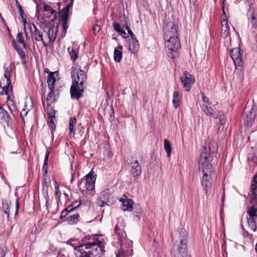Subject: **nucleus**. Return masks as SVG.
Here are the masks:
<instances>
[{
	"label": "nucleus",
	"mask_w": 257,
	"mask_h": 257,
	"mask_svg": "<svg viewBox=\"0 0 257 257\" xmlns=\"http://www.w3.org/2000/svg\"><path fill=\"white\" fill-rule=\"evenodd\" d=\"M255 111L252 105H249L247 102L245 106L242 113V117L246 125H250L255 118Z\"/></svg>",
	"instance_id": "10"
},
{
	"label": "nucleus",
	"mask_w": 257,
	"mask_h": 257,
	"mask_svg": "<svg viewBox=\"0 0 257 257\" xmlns=\"http://www.w3.org/2000/svg\"><path fill=\"white\" fill-rule=\"evenodd\" d=\"M18 54L19 55L20 57H21L23 63H26V54L24 52V51L22 50H19L18 52Z\"/></svg>",
	"instance_id": "38"
},
{
	"label": "nucleus",
	"mask_w": 257,
	"mask_h": 257,
	"mask_svg": "<svg viewBox=\"0 0 257 257\" xmlns=\"http://www.w3.org/2000/svg\"><path fill=\"white\" fill-rule=\"evenodd\" d=\"M188 234L183 229L179 232V244L174 246L173 255L174 257H190L187 250Z\"/></svg>",
	"instance_id": "5"
},
{
	"label": "nucleus",
	"mask_w": 257,
	"mask_h": 257,
	"mask_svg": "<svg viewBox=\"0 0 257 257\" xmlns=\"http://www.w3.org/2000/svg\"><path fill=\"white\" fill-rule=\"evenodd\" d=\"M217 155V145L215 143H210L207 146L204 147V151L200 155L198 160L199 169L203 173L201 184L207 196L212 186V176L214 173L211 162L214 159H216Z\"/></svg>",
	"instance_id": "1"
},
{
	"label": "nucleus",
	"mask_w": 257,
	"mask_h": 257,
	"mask_svg": "<svg viewBox=\"0 0 257 257\" xmlns=\"http://www.w3.org/2000/svg\"><path fill=\"white\" fill-rule=\"evenodd\" d=\"M229 54L235 66H240L242 64V54L240 48H235L232 49L229 51Z\"/></svg>",
	"instance_id": "14"
},
{
	"label": "nucleus",
	"mask_w": 257,
	"mask_h": 257,
	"mask_svg": "<svg viewBox=\"0 0 257 257\" xmlns=\"http://www.w3.org/2000/svg\"><path fill=\"white\" fill-rule=\"evenodd\" d=\"M181 102L180 96L178 91H175L173 94L172 102L174 107L177 108L179 107Z\"/></svg>",
	"instance_id": "29"
},
{
	"label": "nucleus",
	"mask_w": 257,
	"mask_h": 257,
	"mask_svg": "<svg viewBox=\"0 0 257 257\" xmlns=\"http://www.w3.org/2000/svg\"><path fill=\"white\" fill-rule=\"evenodd\" d=\"M19 205V198H17L16 199V211H15L16 215L18 213Z\"/></svg>",
	"instance_id": "51"
},
{
	"label": "nucleus",
	"mask_w": 257,
	"mask_h": 257,
	"mask_svg": "<svg viewBox=\"0 0 257 257\" xmlns=\"http://www.w3.org/2000/svg\"><path fill=\"white\" fill-rule=\"evenodd\" d=\"M140 45L136 38L132 39L129 43L128 50L133 54L137 53L139 50Z\"/></svg>",
	"instance_id": "21"
},
{
	"label": "nucleus",
	"mask_w": 257,
	"mask_h": 257,
	"mask_svg": "<svg viewBox=\"0 0 257 257\" xmlns=\"http://www.w3.org/2000/svg\"><path fill=\"white\" fill-rule=\"evenodd\" d=\"M32 25L33 24L27 23L26 22L24 23L25 34L27 40H29L32 38L30 29H28V28H30V27L32 28Z\"/></svg>",
	"instance_id": "32"
},
{
	"label": "nucleus",
	"mask_w": 257,
	"mask_h": 257,
	"mask_svg": "<svg viewBox=\"0 0 257 257\" xmlns=\"http://www.w3.org/2000/svg\"><path fill=\"white\" fill-rule=\"evenodd\" d=\"M12 86L10 79V73L6 72L4 77L0 80V95H7V105L10 111L13 112L17 110L14 100L11 98L10 93H12Z\"/></svg>",
	"instance_id": "4"
},
{
	"label": "nucleus",
	"mask_w": 257,
	"mask_h": 257,
	"mask_svg": "<svg viewBox=\"0 0 257 257\" xmlns=\"http://www.w3.org/2000/svg\"><path fill=\"white\" fill-rule=\"evenodd\" d=\"M222 20L221 21V36L224 38L229 35V26L228 24L227 17L225 12L222 14Z\"/></svg>",
	"instance_id": "17"
},
{
	"label": "nucleus",
	"mask_w": 257,
	"mask_h": 257,
	"mask_svg": "<svg viewBox=\"0 0 257 257\" xmlns=\"http://www.w3.org/2000/svg\"><path fill=\"white\" fill-rule=\"evenodd\" d=\"M131 172L134 177H138L142 173V168L138 161L135 160L130 163Z\"/></svg>",
	"instance_id": "18"
},
{
	"label": "nucleus",
	"mask_w": 257,
	"mask_h": 257,
	"mask_svg": "<svg viewBox=\"0 0 257 257\" xmlns=\"http://www.w3.org/2000/svg\"><path fill=\"white\" fill-rule=\"evenodd\" d=\"M96 176L93 171H91L85 176V186L87 190L91 191L94 188Z\"/></svg>",
	"instance_id": "16"
},
{
	"label": "nucleus",
	"mask_w": 257,
	"mask_h": 257,
	"mask_svg": "<svg viewBox=\"0 0 257 257\" xmlns=\"http://www.w3.org/2000/svg\"><path fill=\"white\" fill-rule=\"evenodd\" d=\"M100 30V27L99 25L96 24L93 26L92 31L94 35H96Z\"/></svg>",
	"instance_id": "39"
},
{
	"label": "nucleus",
	"mask_w": 257,
	"mask_h": 257,
	"mask_svg": "<svg viewBox=\"0 0 257 257\" xmlns=\"http://www.w3.org/2000/svg\"><path fill=\"white\" fill-rule=\"evenodd\" d=\"M181 80L185 91H189L195 81V79L191 74L185 71L181 78Z\"/></svg>",
	"instance_id": "13"
},
{
	"label": "nucleus",
	"mask_w": 257,
	"mask_h": 257,
	"mask_svg": "<svg viewBox=\"0 0 257 257\" xmlns=\"http://www.w3.org/2000/svg\"><path fill=\"white\" fill-rule=\"evenodd\" d=\"M246 217L248 227L253 231L257 230V208L248 207Z\"/></svg>",
	"instance_id": "7"
},
{
	"label": "nucleus",
	"mask_w": 257,
	"mask_h": 257,
	"mask_svg": "<svg viewBox=\"0 0 257 257\" xmlns=\"http://www.w3.org/2000/svg\"><path fill=\"white\" fill-rule=\"evenodd\" d=\"M202 100L204 103H207L208 105L211 104V102L209 101V98L205 96L204 93L202 94Z\"/></svg>",
	"instance_id": "46"
},
{
	"label": "nucleus",
	"mask_w": 257,
	"mask_h": 257,
	"mask_svg": "<svg viewBox=\"0 0 257 257\" xmlns=\"http://www.w3.org/2000/svg\"><path fill=\"white\" fill-rule=\"evenodd\" d=\"M113 26L114 30L116 32H117L118 33L122 29V28H121L120 24L116 22L113 23Z\"/></svg>",
	"instance_id": "40"
},
{
	"label": "nucleus",
	"mask_w": 257,
	"mask_h": 257,
	"mask_svg": "<svg viewBox=\"0 0 257 257\" xmlns=\"http://www.w3.org/2000/svg\"><path fill=\"white\" fill-rule=\"evenodd\" d=\"M2 208L4 211V213L7 214L8 218L10 216V206L11 205V202L8 200H3L2 203Z\"/></svg>",
	"instance_id": "27"
},
{
	"label": "nucleus",
	"mask_w": 257,
	"mask_h": 257,
	"mask_svg": "<svg viewBox=\"0 0 257 257\" xmlns=\"http://www.w3.org/2000/svg\"><path fill=\"white\" fill-rule=\"evenodd\" d=\"M77 119L75 117H71L69 122V136L70 138H74L76 131Z\"/></svg>",
	"instance_id": "22"
},
{
	"label": "nucleus",
	"mask_w": 257,
	"mask_h": 257,
	"mask_svg": "<svg viewBox=\"0 0 257 257\" xmlns=\"http://www.w3.org/2000/svg\"><path fill=\"white\" fill-rule=\"evenodd\" d=\"M137 206H138V209H139V210H138V213H141L142 212L141 208L140 207V206L139 205H137Z\"/></svg>",
	"instance_id": "60"
},
{
	"label": "nucleus",
	"mask_w": 257,
	"mask_h": 257,
	"mask_svg": "<svg viewBox=\"0 0 257 257\" xmlns=\"http://www.w3.org/2000/svg\"><path fill=\"white\" fill-rule=\"evenodd\" d=\"M225 1H226V0H223V2H222V11H223V14L224 13V12H225L224 7H225Z\"/></svg>",
	"instance_id": "58"
},
{
	"label": "nucleus",
	"mask_w": 257,
	"mask_h": 257,
	"mask_svg": "<svg viewBox=\"0 0 257 257\" xmlns=\"http://www.w3.org/2000/svg\"><path fill=\"white\" fill-rule=\"evenodd\" d=\"M55 113H50L48 117L47 122L48 123L49 127L51 128L52 132H54L56 130V125L54 122V119L55 118Z\"/></svg>",
	"instance_id": "31"
},
{
	"label": "nucleus",
	"mask_w": 257,
	"mask_h": 257,
	"mask_svg": "<svg viewBox=\"0 0 257 257\" xmlns=\"http://www.w3.org/2000/svg\"><path fill=\"white\" fill-rule=\"evenodd\" d=\"M114 231L116 233H117L118 234V235H119L120 234V232H119V228H118V225H116L115 226V228H114Z\"/></svg>",
	"instance_id": "54"
},
{
	"label": "nucleus",
	"mask_w": 257,
	"mask_h": 257,
	"mask_svg": "<svg viewBox=\"0 0 257 257\" xmlns=\"http://www.w3.org/2000/svg\"><path fill=\"white\" fill-rule=\"evenodd\" d=\"M122 46L119 45L117 47V49H115L114 51L113 58L114 60L116 62H119L122 58Z\"/></svg>",
	"instance_id": "28"
},
{
	"label": "nucleus",
	"mask_w": 257,
	"mask_h": 257,
	"mask_svg": "<svg viewBox=\"0 0 257 257\" xmlns=\"http://www.w3.org/2000/svg\"><path fill=\"white\" fill-rule=\"evenodd\" d=\"M65 209H67L68 213L72 212L75 209L73 207L71 206V204L67 207Z\"/></svg>",
	"instance_id": "52"
},
{
	"label": "nucleus",
	"mask_w": 257,
	"mask_h": 257,
	"mask_svg": "<svg viewBox=\"0 0 257 257\" xmlns=\"http://www.w3.org/2000/svg\"><path fill=\"white\" fill-rule=\"evenodd\" d=\"M44 11L46 12L45 16L51 19V21L55 20L56 18V12L53 8L48 5L44 6Z\"/></svg>",
	"instance_id": "20"
},
{
	"label": "nucleus",
	"mask_w": 257,
	"mask_h": 257,
	"mask_svg": "<svg viewBox=\"0 0 257 257\" xmlns=\"http://www.w3.org/2000/svg\"><path fill=\"white\" fill-rule=\"evenodd\" d=\"M0 118L4 120L8 124L10 122L11 118L8 111L5 110L0 104Z\"/></svg>",
	"instance_id": "25"
},
{
	"label": "nucleus",
	"mask_w": 257,
	"mask_h": 257,
	"mask_svg": "<svg viewBox=\"0 0 257 257\" xmlns=\"http://www.w3.org/2000/svg\"><path fill=\"white\" fill-rule=\"evenodd\" d=\"M67 51L69 52L71 60L74 62L78 58V54L73 48L71 47H68Z\"/></svg>",
	"instance_id": "35"
},
{
	"label": "nucleus",
	"mask_w": 257,
	"mask_h": 257,
	"mask_svg": "<svg viewBox=\"0 0 257 257\" xmlns=\"http://www.w3.org/2000/svg\"><path fill=\"white\" fill-rule=\"evenodd\" d=\"M79 217H80L79 214L78 213H76V214H74L69 216L67 218L66 220L69 224L72 225V224H76L77 222Z\"/></svg>",
	"instance_id": "33"
},
{
	"label": "nucleus",
	"mask_w": 257,
	"mask_h": 257,
	"mask_svg": "<svg viewBox=\"0 0 257 257\" xmlns=\"http://www.w3.org/2000/svg\"><path fill=\"white\" fill-rule=\"evenodd\" d=\"M202 110L207 115L214 118H216L217 116L215 114V111L211 107H209L207 104H203L201 105Z\"/></svg>",
	"instance_id": "24"
},
{
	"label": "nucleus",
	"mask_w": 257,
	"mask_h": 257,
	"mask_svg": "<svg viewBox=\"0 0 257 257\" xmlns=\"http://www.w3.org/2000/svg\"><path fill=\"white\" fill-rule=\"evenodd\" d=\"M55 195L57 197L58 201H59L60 200V197L61 196V193L60 191H55Z\"/></svg>",
	"instance_id": "53"
},
{
	"label": "nucleus",
	"mask_w": 257,
	"mask_h": 257,
	"mask_svg": "<svg viewBox=\"0 0 257 257\" xmlns=\"http://www.w3.org/2000/svg\"><path fill=\"white\" fill-rule=\"evenodd\" d=\"M197 0H189L190 5H194Z\"/></svg>",
	"instance_id": "59"
},
{
	"label": "nucleus",
	"mask_w": 257,
	"mask_h": 257,
	"mask_svg": "<svg viewBox=\"0 0 257 257\" xmlns=\"http://www.w3.org/2000/svg\"><path fill=\"white\" fill-rule=\"evenodd\" d=\"M48 160V155H45L44 162V165H43V170H44V168H45V167H47Z\"/></svg>",
	"instance_id": "50"
},
{
	"label": "nucleus",
	"mask_w": 257,
	"mask_h": 257,
	"mask_svg": "<svg viewBox=\"0 0 257 257\" xmlns=\"http://www.w3.org/2000/svg\"><path fill=\"white\" fill-rule=\"evenodd\" d=\"M17 40L18 43L22 44L23 47L26 48V43L24 41L23 34L22 32H19L17 35Z\"/></svg>",
	"instance_id": "37"
},
{
	"label": "nucleus",
	"mask_w": 257,
	"mask_h": 257,
	"mask_svg": "<svg viewBox=\"0 0 257 257\" xmlns=\"http://www.w3.org/2000/svg\"><path fill=\"white\" fill-rule=\"evenodd\" d=\"M32 28L30 27L32 38L37 42H41L44 47H47L53 43L57 37V31L54 27H50L47 31L38 28L33 24Z\"/></svg>",
	"instance_id": "3"
},
{
	"label": "nucleus",
	"mask_w": 257,
	"mask_h": 257,
	"mask_svg": "<svg viewBox=\"0 0 257 257\" xmlns=\"http://www.w3.org/2000/svg\"><path fill=\"white\" fill-rule=\"evenodd\" d=\"M165 45L169 57L172 59H174L178 57L179 50L181 49V44L178 37L168 39L166 41Z\"/></svg>",
	"instance_id": "6"
},
{
	"label": "nucleus",
	"mask_w": 257,
	"mask_h": 257,
	"mask_svg": "<svg viewBox=\"0 0 257 257\" xmlns=\"http://www.w3.org/2000/svg\"><path fill=\"white\" fill-rule=\"evenodd\" d=\"M80 205L81 201L78 200H75L71 203V206L73 207L75 209L79 207Z\"/></svg>",
	"instance_id": "41"
},
{
	"label": "nucleus",
	"mask_w": 257,
	"mask_h": 257,
	"mask_svg": "<svg viewBox=\"0 0 257 257\" xmlns=\"http://www.w3.org/2000/svg\"><path fill=\"white\" fill-rule=\"evenodd\" d=\"M12 45L13 46V47L15 48V50L17 51V52H18V51L19 50H22V49L20 47V46L19 45H18L16 42H15V40H13L12 41Z\"/></svg>",
	"instance_id": "45"
},
{
	"label": "nucleus",
	"mask_w": 257,
	"mask_h": 257,
	"mask_svg": "<svg viewBox=\"0 0 257 257\" xmlns=\"http://www.w3.org/2000/svg\"><path fill=\"white\" fill-rule=\"evenodd\" d=\"M67 243L74 247L77 257H100L105 252L104 245L98 239L96 234L85 236L82 243L71 238Z\"/></svg>",
	"instance_id": "2"
},
{
	"label": "nucleus",
	"mask_w": 257,
	"mask_h": 257,
	"mask_svg": "<svg viewBox=\"0 0 257 257\" xmlns=\"http://www.w3.org/2000/svg\"><path fill=\"white\" fill-rule=\"evenodd\" d=\"M81 184V182L78 183V185L79 187H80Z\"/></svg>",
	"instance_id": "64"
},
{
	"label": "nucleus",
	"mask_w": 257,
	"mask_h": 257,
	"mask_svg": "<svg viewBox=\"0 0 257 257\" xmlns=\"http://www.w3.org/2000/svg\"><path fill=\"white\" fill-rule=\"evenodd\" d=\"M45 92L44 91L43 93V95L42 96V103H43V106L45 105V101L44 100V98H45Z\"/></svg>",
	"instance_id": "57"
},
{
	"label": "nucleus",
	"mask_w": 257,
	"mask_h": 257,
	"mask_svg": "<svg viewBox=\"0 0 257 257\" xmlns=\"http://www.w3.org/2000/svg\"><path fill=\"white\" fill-rule=\"evenodd\" d=\"M77 79L76 81L79 83L80 85H84L87 80V75L85 72L80 69L77 71Z\"/></svg>",
	"instance_id": "23"
},
{
	"label": "nucleus",
	"mask_w": 257,
	"mask_h": 257,
	"mask_svg": "<svg viewBox=\"0 0 257 257\" xmlns=\"http://www.w3.org/2000/svg\"><path fill=\"white\" fill-rule=\"evenodd\" d=\"M50 92L47 95V101L53 102L56 100L55 91L54 89H49Z\"/></svg>",
	"instance_id": "36"
},
{
	"label": "nucleus",
	"mask_w": 257,
	"mask_h": 257,
	"mask_svg": "<svg viewBox=\"0 0 257 257\" xmlns=\"http://www.w3.org/2000/svg\"><path fill=\"white\" fill-rule=\"evenodd\" d=\"M50 153V151L49 150V149H47L46 151V155H48V156H49Z\"/></svg>",
	"instance_id": "61"
},
{
	"label": "nucleus",
	"mask_w": 257,
	"mask_h": 257,
	"mask_svg": "<svg viewBox=\"0 0 257 257\" xmlns=\"http://www.w3.org/2000/svg\"><path fill=\"white\" fill-rule=\"evenodd\" d=\"M56 82V78L54 77V72H50L48 75L47 83L49 89H54Z\"/></svg>",
	"instance_id": "26"
},
{
	"label": "nucleus",
	"mask_w": 257,
	"mask_h": 257,
	"mask_svg": "<svg viewBox=\"0 0 257 257\" xmlns=\"http://www.w3.org/2000/svg\"><path fill=\"white\" fill-rule=\"evenodd\" d=\"M100 199V200L98 201L97 204L100 207H103L105 205H111L115 201L114 198L111 196L108 189L101 192Z\"/></svg>",
	"instance_id": "11"
},
{
	"label": "nucleus",
	"mask_w": 257,
	"mask_h": 257,
	"mask_svg": "<svg viewBox=\"0 0 257 257\" xmlns=\"http://www.w3.org/2000/svg\"><path fill=\"white\" fill-rule=\"evenodd\" d=\"M164 39H170L178 37L177 27L172 22L167 23L164 27Z\"/></svg>",
	"instance_id": "12"
},
{
	"label": "nucleus",
	"mask_w": 257,
	"mask_h": 257,
	"mask_svg": "<svg viewBox=\"0 0 257 257\" xmlns=\"http://www.w3.org/2000/svg\"><path fill=\"white\" fill-rule=\"evenodd\" d=\"M5 255L3 250L0 248V257H4Z\"/></svg>",
	"instance_id": "56"
},
{
	"label": "nucleus",
	"mask_w": 257,
	"mask_h": 257,
	"mask_svg": "<svg viewBox=\"0 0 257 257\" xmlns=\"http://www.w3.org/2000/svg\"><path fill=\"white\" fill-rule=\"evenodd\" d=\"M74 1V0H64V3L66 5L62 10L60 19L62 23V28L65 34H66V31L68 28V20L69 15V10L73 6Z\"/></svg>",
	"instance_id": "8"
},
{
	"label": "nucleus",
	"mask_w": 257,
	"mask_h": 257,
	"mask_svg": "<svg viewBox=\"0 0 257 257\" xmlns=\"http://www.w3.org/2000/svg\"><path fill=\"white\" fill-rule=\"evenodd\" d=\"M46 205H47V204L48 203V201H49V196H48V195L47 196V197L46 199Z\"/></svg>",
	"instance_id": "63"
},
{
	"label": "nucleus",
	"mask_w": 257,
	"mask_h": 257,
	"mask_svg": "<svg viewBox=\"0 0 257 257\" xmlns=\"http://www.w3.org/2000/svg\"><path fill=\"white\" fill-rule=\"evenodd\" d=\"M164 148L167 153V157H170L172 151V148L170 141L167 139L164 140Z\"/></svg>",
	"instance_id": "34"
},
{
	"label": "nucleus",
	"mask_w": 257,
	"mask_h": 257,
	"mask_svg": "<svg viewBox=\"0 0 257 257\" xmlns=\"http://www.w3.org/2000/svg\"><path fill=\"white\" fill-rule=\"evenodd\" d=\"M127 247H128V250H127V251H128L129 250L130 251V254H132V252H133V249L132 248V246H133V241L132 240H128L127 241Z\"/></svg>",
	"instance_id": "43"
},
{
	"label": "nucleus",
	"mask_w": 257,
	"mask_h": 257,
	"mask_svg": "<svg viewBox=\"0 0 257 257\" xmlns=\"http://www.w3.org/2000/svg\"><path fill=\"white\" fill-rule=\"evenodd\" d=\"M119 201L122 202L121 208L123 211H131L133 210L134 202L132 199H123L121 198Z\"/></svg>",
	"instance_id": "19"
},
{
	"label": "nucleus",
	"mask_w": 257,
	"mask_h": 257,
	"mask_svg": "<svg viewBox=\"0 0 257 257\" xmlns=\"http://www.w3.org/2000/svg\"><path fill=\"white\" fill-rule=\"evenodd\" d=\"M55 189L56 191H59V187L58 186H55Z\"/></svg>",
	"instance_id": "62"
},
{
	"label": "nucleus",
	"mask_w": 257,
	"mask_h": 257,
	"mask_svg": "<svg viewBox=\"0 0 257 257\" xmlns=\"http://www.w3.org/2000/svg\"><path fill=\"white\" fill-rule=\"evenodd\" d=\"M125 28L127 30L128 34L130 35L132 39L136 38L134 33H133V32L132 31V30H131V29L129 28V27L128 26V25L127 24H126Z\"/></svg>",
	"instance_id": "42"
},
{
	"label": "nucleus",
	"mask_w": 257,
	"mask_h": 257,
	"mask_svg": "<svg viewBox=\"0 0 257 257\" xmlns=\"http://www.w3.org/2000/svg\"><path fill=\"white\" fill-rule=\"evenodd\" d=\"M248 26L251 29L257 28V13L255 10L250 9L247 13Z\"/></svg>",
	"instance_id": "15"
},
{
	"label": "nucleus",
	"mask_w": 257,
	"mask_h": 257,
	"mask_svg": "<svg viewBox=\"0 0 257 257\" xmlns=\"http://www.w3.org/2000/svg\"><path fill=\"white\" fill-rule=\"evenodd\" d=\"M219 122L220 123H221V125H223L225 122V121L224 119H223L221 116L219 118Z\"/></svg>",
	"instance_id": "55"
},
{
	"label": "nucleus",
	"mask_w": 257,
	"mask_h": 257,
	"mask_svg": "<svg viewBox=\"0 0 257 257\" xmlns=\"http://www.w3.org/2000/svg\"><path fill=\"white\" fill-rule=\"evenodd\" d=\"M118 34L122 36L123 38H126L127 37V34L125 31L122 29Z\"/></svg>",
	"instance_id": "48"
},
{
	"label": "nucleus",
	"mask_w": 257,
	"mask_h": 257,
	"mask_svg": "<svg viewBox=\"0 0 257 257\" xmlns=\"http://www.w3.org/2000/svg\"><path fill=\"white\" fill-rule=\"evenodd\" d=\"M68 212L67 211V209H64L61 212V216L60 217V219L62 220L64 218H65L66 217V216L68 215Z\"/></svg>",
	"instance_id": "44"
},
{
	"label": "nucleus",
	"mask_w": 257,
	"mask_h": 257,
	"mask_svg": "<svg viewBox=\"0 0 257 257\" xmlns=\"http://www.w3.org/2000/svg\"><path fill=\"white\" fill-rule=\"evenodd\" d=\"M251 196L252 199L257 200V175L254 178L253 183L251 186Z\"/></svg>",
	"instance_id": "30"
},
{
	"label": "nucleus",
	"mask_w": 257,
	"mask_h": 257,
	"mask_svg": "<svg viewBox=\"0 0 257 257\" xmlns=\"http://www.w3.org/2000/svg\"><path fill=\"white\" fill-rule=\"evenodd\" d=\"M18 8L19 9V11L20 12V15L23 17V15L24 14V11H23V9H22V7L18 4Z\"/></svg>",
	"instance_id": "49"
},
{
	"label": "nucleus",
	"mask_w": 257,
	"mask_h": 257,
	"mask_svg": "<svg viewBox=\"0 0 257 257\" xmlns=\"http://www.w3.org/2000/svg\"><path fill=\"white\" fill-rule=\"evenodd\" d=\"M125 255V252L124 250L122 249H121L119 252L116 254V257H124V255Z\"/></svg>",
	"instance_id": "47"
},
{
	"label": "nucleus",
	"mask_w": 257,
	"mask_h": 257,
	"mask_svg": "<svg viewBox=\"0 0 257 257\" xmlns=\"http://www.w3.org/2000/svg\"><path fill=\"white\" fill-rule=\"evenodd\" d=\"M85 87V85H80L79 83L76 81V79L73 80L70 89L71 98L79 100L82 97Z\"/></svg>",
	"instance_id": "9"
}]
</instances>
